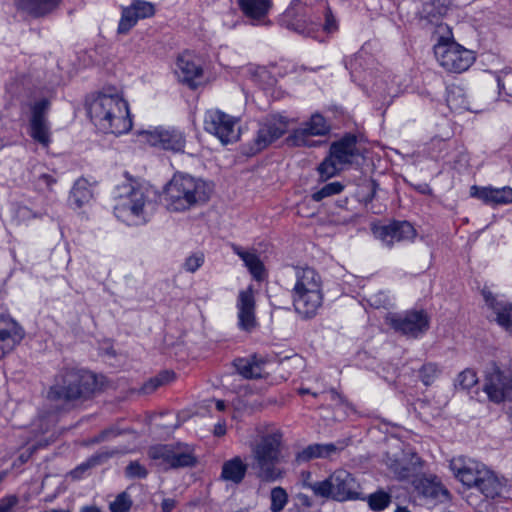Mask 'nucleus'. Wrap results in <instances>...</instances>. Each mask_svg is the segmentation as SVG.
<instances>
[{"label":"nucleus","instance_id":"nucleus-43","mask_svg":"<svg viewBox=\"0 0 512 512\" xmlns=\"http://www.w3.org/2000/svg\"><path fill=\"white\" fill-rule=\"evenodd\" d=\"M135 13V9H132L131 6L123 9L122 17L118 25V33H127L137 23L139 17Z\"/></svg>","mask_w":512,"mask_h":512},{"label":"nucleus","instance_id":"nucleus-6","mask_svg":"<svg viewBox=\"0 0 512 512\" xmlns=\"http://www.w3.org/2000/svg\"><path fill=\"white\" fill-rule=\"evenodd\" d=\"M282 433L274 431L261 437L252 447L253 468L256 476L264 482H274L282 478L284 471L278 467L281 460Z\"/></svg>","mask_w":512,"mask_h":512},{"label":"nucleus","instance_id":"nucleus-8","mask_svg":"<svg viewBox=\"0 0 512 512\" xmlns=\"http://www.w3.org/2000/svg\"><path fill=\"white\" fill-rule=\"evenodd\" d=\"M434 54L444 69L454 73L466 71L475 61L474 53L456 42L438 43Z\"/></svg>","mask_w":512,"mask_h":512},{"label":"nucleus","instance_id":"nucleus-36","mask_svg":"<svg viewBox=\"0 0 512 512\" xmlns=\"http://www.w3.org/2000/svg\"><path fill=\"white\" fill-rule=\"evenodd\" d=\"M173 446L171 445H156L150 447L148 451L149 457L157 462V465L163 470H168Z\"/></svg>","mask_w":512,"mask_h":512},{"label":"nucleus","instance_id":"nucleus-16","mask_svg":"<svg viewBox=\"0 0 512 512\" xmlns=\"http://www.w3.org/2000/svg\"><path fill=\"white\" fill-rule=\"evenodd\" d=\"M329 131L330 126L325 118L316 113L311 116L309 121L294 131L290 140L296 146H313L314 142L310 141V136H323L329 133Z\"/></svg>","mask_w":512,"mask_h":512},{"label":"nucleus","instance_id":"nucleus-54","mask_svg":"<svg viewBox=\"0 0 512 512\" xmlns=\"http://www.w3.org/2000/svg\"><path fill=\"white\" fill-rule=\"evenodd\" d=\"M119 434V432L114 428H109L102 431L98 436L94 438L95 443H99L101 441H105L110 439L111 437H115Z\"/></svg>","mask_w":512,"mask_h":512},{"label":"nucleus","instance_id":"nucleus-28","mask_svg":"<svg viewBox=\"0 0 512 512\" xmlns=\"http://www.w3.org/2000/svg\"><path fill=\"white\" fill-rule=\"evenodd\" d=\"M342 447H337L333 443L326 444H311L305 447L302 451L298 452L296 455V460L299 463L308 462L312 459L316 458H327L332 454L338 452Z\"/></svg>","mask_w":512,"mask_h":512},{"label":"nucleus","instance_id":"nucleus-32","mask_svg":"<svg viewBox=\"0 0 512 512\" xmlns=\"http://www.w3.org/2000/svg\"><path fill=\"white\" fill-rule=\"evenodd\" d=\"M474 488L478 489L487 498L493 499L500 494L502 484L494 472L486 468L482 470V476L477 480Z\"/></svg>","mask_w":512,"mask_h":512},{"label":"nucleus","instance_id":"nucleus-23","mask_svg":"<svg viewBox=\"0 0 512 512\" xmlns=\"http://www.w3.org/2000/svg\"><path fill=\"white\" fill-rule=\"evenodd\" d=\"M470 194L486 204L506 205L512 203V188L509 186L502 188L472 186Z\"/></svg>","mask_w":512,"mask_h":512},{"label":"nucleus","instance_id":"nucleus-5","mask_svg":"<svg viewBox=\"0 0 512 512\" xmlns=\"http://www.w3.org/2000/svg\"><path fill=\"white\" fill-rule=\"evenodd\" d=\"M296 282L292 289V300L295 312L302 319L316 316L323 303L322 279L311 267H296Z\"/></svg>","mask_w":512,"mask_h":512},{"label":"nucleus","instance_id":"nucleus-52","mask_svg":"<svg viewBox=\"0 0 512 512\" xmlns=\"http://www.w3.org/2000/svg\"><path fill=\"white\" fill-rule=\"evenodd\" d=\"M17 503L18 498L15 495L6 496L0 499V512H12Z\"/></svg>","mask_w":512,"mask_h":512},{"label":"nucleus","instance_id":"nucleus-40","mask_svg":"<svg viewBox=\"0 0 512 512\" xmlns=\"http://www.w3.org/2000/svg\"><path fill=\"white\" fill-rule=\"evenodd\" d=\"M270 511L281 512L288 503V494L286 490L280 486L274 487L270 493Z\"/></svg>","mask_w":512,"mask_h":512},{"label":"nucleus","instance_id":"nucleus-56","mask_svg":"<svg viewBox=\"0 0 512 512\" xmlns=\"http://www.w3.org/2000/svg\"><path fill=\"white\" fill-rule=\"evenodd\" d=\"M512 80V73H504L502 76L497 77V83L499 90H505V85Z\"/></svg>","mask_w":512,"mask_h":512},{"label":"nucleus","instance_id":"nucleus-34","mask_svg":"<svg viewBox=\"0 0 512 512\" xmlns=\"http://www.w3.org/2000/svg\"><path fill=\"white\" fill-rule=\"evenodd\" d=\"M238 3L244 14L253 19L265 16L271 7L269 0H238Z\"/></svg>","mask_w":512,"mask_h":512},{"label":"nucleus","instance_id":"nucleus-1","mask_svg":"<svg viewBox=\"0 0 512 512\" xmlns=\"http://www.w3.org/2000/svg\"><path fill=\"white\" fill-rule=\"evenodd\" d=\"M97 388L96 376L90 371L65 368L55 376L47 392V399L59 410H70L78 402L87 400Z\"/></svg>","mask_w":512,"mask_h":512},{"label":"nucleus","instance_id":"nucleus-26","mask_svg":"<svg viewBox=\"0 0 512 512\" xmlns=\"http://www.w3.org/2000/svg\"><path fill=\"white\" fill-rule=\"evenodd\" d=\"M60 2L61 0H15V5L34 17H41L51 13Z\"/></svg>","mask_w":512,"mask_h":512},{"label":"nucleus","instance_id":"nucleus-38","mask_svg":"<svg viewBox=\"0 0 512 512\" xmlns=\"http://www.w3.org/2000/svg\"><path fill=\"white\" fill-rule=\"evenodd\" d=\"M120 453H122V451L117 449V448H112V449L105 448V449H102L101 451H99L98 453L93 455L88 460V462L86 464H83V465L77 467L73 471V473L76 474L79 471H84L88 467H91V466H94V465H97V464H101V463L105 462L106 460H108L109 458L114 457V456H116V455H118Z\"/></svg>","mask_w":512,"mask_h":512},{"label":"nucleus","instance_id":"nucleus-29","mask_svg":"<svg viewBox=\"0 0 512 512\" xmlns=\"http://www.w3.org/2000/svg\"><path fill=\"white\" fill-rule=\"evenodd\" d=\"M265 362L255 355L249 358H237L233 365L237 372L246 379H258L262 377Z\"/></svg>","mask_w":512,"mask_h":512},{"label":"nucleus","instance_id":"nucleus-7","mask_svg":"<svg viewBox=\"0 0 512 512\" xmlns=\"http://www.w3.org/2000/svg\"><path fill=\"white\" fill-rule=\"evenodd\" d=\"M311 474L306 473L303 487L310 489L316 497L333 499L343 502L359 498L360 485L351 473L346 470H336L322 481H311Z\"/></svg>","mask_w":512,"mask_h":512},{"label":"nucleus","instance_id":"nucleus-12","mask_svg":"<svg viewBox=\"0 0 512 512\" xmlns=\"http://www.w3.org/2000/svg\"><path fill=\"white\" fill-rule=\"evenodd\" d=\"M389 322L395 331L412 338L419 337L429 328V318L422 310L392 315L389 318Z\"/></svg>","mask_w":512,"mask_h":512},{"label":"nucleus","instance_id":"nucleus-2","mask_svg":"<svg viewBox=\"0 0 512 512\" xmlns=\"http://www.w3.org/2000/svg\"><path fill=\"white\" fill-rule=\"evenodd\" d=\"M87 112L94 125L104 133L121 135L132 128L127 102L117 93H99L87 102Z\"/></svg>","mask_w":512,"mask_h":512},{"label":"nucleus","instance_id":"nucleus-41","mask_svg":"<svg viewBox=\"0 0 512 512\" xmlns=\"http://www.w3.org/2000/svg\"><path fill=\"white\" fill-rule=\"evenodd\" d=\"M343 189L344 185L339 181H335L325 184L319 190L315 191L311 197L314 201L320 202L327 197L341 193Z\"/></svg>","mask_w":512,"mask_h":512},{"label":"nucleus","instance_id":"nucleus-62","mask_svg":"<svg viewBox=\"0 0 512 512\" xmlns=\"http://www.w3.org/2000/svg\"><path fill=\"white\" fill-rule=\"evenodd\" d=\"M6 89L12 96H16L19 92L18 87L14 83L7 84Z\"/></svg>","mask_w":512,"mask_h":512},{"label":"nucleus","instance_id":"nucleus-33","mask_svg":"<svg viewBox=\"0 0 512 512\" xmlns=\"http://www.w3.org/2000/svg\"><path fill=\"white\" fill-rule=\"evenodd\" d=\"M446 102L450 110L454 112L460 113L462 111H478L473 109V107L470 105V102L466 98L463 88L459 86H452L447 89Z\"/></svg>","mask_w":512,"mask_h":512},{"label":"nucleus","instance_id":"nucleus-18","mask_svg":"<svg viewBox=\"0 0 512 512\" xmlns=\"http://www.w3.org/2000/svg\"><path fill=\"white\" fill-rule=\"evenodd\" d=\"M450 468L463 485L474 488L477 480L482 476V470L487 467L476 460L460 457L451 460Z\"/></svg>","mask_w":512,"mask_h":512},{"label":"nucleus","instance_id":"nucleus-9","mask_svg":"<svg viewBox=\"0 0 512 512\" xmlns=\"http://www.w3.org/2000/svg\"><path fill=\"white\" fill-rule=\"evenodd\" d=\"M483 390L494 403L508 399L512 394V370L491 363L485 371Z\"/></svg>","mask_w":512,"mask_h":512},{"label":"nucleus","instance_id":"nucleus-49","mask_svg":"<svg viewBox=\"0 0 512 512\" xmlns=\"http://www.w3.org/2000/svg\"><path fill=\"white\" fill-rule=\"evenodd\" d=\"M126 476L129 478L144 479L147 477L148 472L144 466L137 461H132L125 469Z\"/></svg>","mask_w":512,"mask_h":512},{"label":"nucleus","instance_id":"nucleus-35","mask_svg":"<svg viewBox=\"0 0 512 512\" xmlns=\"http://www.w3.org/2000/svg\"><path fill=\"white\" fill-rule=\"evenodd\" d=\"M196 463L195 456L188 450H181L178 447H173L171 460L168 465L170 469H177L183 467H192Z\"/></svg>","mask_w":512,"mask_h":512},{"label":"nucleus","instance_id":"nucleus-25","mask_svg":"<svg viewBox=\"0 0 512 512\" xmlns=\"http://www.w3.org/2000/svg\"><path fill=\"white\" fill-rule=\"evenodd\" d=\"M232 251L241 258L252 277L256 281H263L267 277V272L263 262L255 251H246L241 246L232 243Z\"/></svg>","mask_w":512,"mask_h":512},{"label":"nucleus","instance_id":"nucleus-22","mask_svg":"<svg viewBox=\"0 0 512 512\" xmlns=\"http://www.w3.org/2000/svg\"><path fill=\"white\" fill-rule=\"evenodd\" d=\"M176 67V74L179 81L187 84L191 88H196L203 70L201 66L194 61L193 57L188 53L180 55L177 59Z\"/></svg>","mask_w":512,"mask_h":512},{"label":"nucleus","instance_id":"nucleus-13","mask_svg":"<svg viewBox=\"0 0 512 512\" xmlns=\"http://www.w3.org/2000/svg\"><path fill=\"white\" fill-rule=\"evenodd\" d=\"M141 136L151 146L160 147L173 152L183 151L185 146L184 134L175 128H154L152 130L139 131Z\"/></svg>","mask_w":512,"mask_h":512},{"label":"nucleus","instance_id":"nucleus-20","mask_svg":"<svg viewBox=\"0 0 512 512\" xmlns=\"http://www.w3.org/2000/svg\"><path fill=\"white\" fill-rule=\"evenodd\" d=\"M239 327L251 331L256 326L255 299L252 288L241 290L237 300Z\"/></svg>","mask_w":512,"mask_h":512},{"label":"nucleus","instance_id":"nucleus-58","mask_svg":"<svg viewBox=\"0 0 512 512\" xmlns=\"http://www.w3.org/2000/svg\"><path fill=\"white\" fill-rule=\"evenodd\" d=\"M329 394H330V399L334 402H336L337 404H343L345 402V399L344 397L339 394L335 389H331L329 391Z\"/></svg>","mask_w":512,"mask_h":512},{"label":"nucleus","instance_id":"nucleus-27","mask_svg":"<svg viewBox=\"0 0 512 512\" xmlns=\"http://www.w3.org/2000/svg\"><path fill=\"white\" fill-rule=\"evenodd\" d=\"M248 465L236 456L222 465L221 479L234 484H240L246 476Z\"/></svg>","mask_w":512,"mask_h":512},{"label":"nucleus","instance_id":"nucleus-11","mask_svg":"<svg viewBox=\"0 0 512 512\" xmlns=\"http://www.w3.org/2000/svg\"><path fill=\"white\" fill-rule=\"evenodd\" d=\"M286 130L287 125L284 121L276 118L266 119L264 122L260 123L256 136L251 143L244 147L243 153L246 156L256 155L282 137L286 133Z\"/></svg>","mask_w":512,"mask_h":512},{"label":"nucleus","instance_id":"nucleus-14","mask_svg":"<svg viewBox=\"0 0 512 512\" xmlns=\"http://www.w3.org/2000/svg\"><path fill=\"white\" fill-rule=\"evenodd\" d=\"M374 236L388 247L395 243L412 241L416 236V230L408 221H392L386 225L374 226Z\"/></svg>","mask_w":512,"mask_h":512},{"label":"nucleus","instance_id":"nucleus-45","mask_svg":"<svg viewBox=\"0 0 512 512\" xmlns=\"http://www.w3.org/2000/svg\"><path fill=\"white\" fill-rule=\"evenodd\" d=\"M440 369L435 363H426L419 370V377L424 385H431L439 376Z\"/></svg>","mask_w":512,"mask_h":512},{"label":"nucleus","instance_id":"nucleus-37","mask_svg":"<svg viewBox=\"0 0 512 512\" xmlns=\"http://www.w3.org/2000/svg\"><path fill=\"white\" fill-rule=\"evenodd\" d=\"M174 377H175L174 372L168 371V370L162 371L158 375H156V376L150 378L148 381H146L143 384L141 391L144 394H151L155 390H157L159 387H161L167 383H170L174 379Z\"/></svg>","mask_w":512,"mask_h":512},{"label":"nucleus","instance_id":"nucleus-10","mask_svg":"<svg viewBox=\"0 0 512 512\" xmlns=\"http://www.w3.org/2000/svg\"><path fill=\"white\" fill-rule=\"evenodd\" d=\"M204 129L216 136L222 144L233 143L240 136L237 119L218 109H211L205 113Z\"/></svg>","mask_w":512,"mask_h":512},{"label":"nucleus","instance_id":"nucleus-15","mask_svg":"<svg viewBox=\"0 0 512 512\" xmlns=\"http://www.w3.org/2000/svg\"><path fill=\"white\" fill-rule=\"evenodd\" d=\"M49 108L50 101L47 98H42L31 106L30 136L43 146L50 143V126L46 117Z\"/></svg>","mask_w":512,"mask_h":512},{"label":"nucleus","instance_id":"nucleus-44","mask_svg":"<svg viewBox=\"0 0 512 512\" xmlns=\"http://www.w3.org/2000/svg\"><path fill=\"white\" fill-rule=\"evenodd\" d=\"M132 505L133 501L131 496L126 491H123L119 493L112 502H110L109 510L111 512H128Z\"/></svg>","mask_w":512,"mask_h":512},{"label":"nucleus","instance_id":"nucleus-3","mask_svg":"<svg viewBox=\"0 0 512 512\" xmlns=\"http://www.w3.org/2000/svg\"><path fill=\"white\" fill-rule=\"evenodd\" d=\"M211 193L212 187L203 179L178 172L165 185L162 199L168 210L183 212L204 205Z\"/></svg>","mask_w":512,"mask_h":512},{"label":"nucleus","instance_id":"nucleus-39","mask_svg":"<svg viewBox=\"0 0 512 512\" xmlns=\"http://www.w3.org/2000/svg\"><path fill=\"white\" fill-rule=\"evenodd\" d=\"M367 503L371 510L382 511L391 503V495L383 490H378L367 497Z\"/></svg>","mask_w":512,"mask_h":512},{"label":"nucleus","instance_id":"nucleus-53","mask_svg":"<svg viewBox=\"0 0 512 512\" xmlns=\"http://www.w3.org/2000/svg\"><path fill=\"white\" fill-rule=\"evenodd\" d=\"M383 80H379L375 83V93H378L383 99L387 96L394 97L396 95V89L392 86L382 87Z\"/></svg>","mask_w":512,"mask_h":512},{"label":"nucleus","instance_id":"nucleus-64","mask_svg":"<svg viewBox=\"0 0 512 512\" xmlns=\"http://www.w3.org/2000/svg\"><path fill=\"white\" fill-rule=\"evenodd\" d=\"M226 405H225V402L223 400H218L216 402V408L219 410V411H223L225 409Z\"/></svg>","mask_w":512,"mask_h":512},{"label":"nucleus","instance_id":"nucleus-46","mask_svg":"<svg viewBox=\"0 0 512 512\" xmlns=\"http://www.w3.org/2000/svg\"><path fill=\"white\" fill-rule=\"evenodd\" d=\"M478 382L477 374L472 369H465L458 374L455 386L461 389L468 390Z\"/></svg>","mask_w":512,"mask_h":512},{"label":"nucleus","instance_id":"nucleus-55","mask_svg":"<svg viewBox=\"0 0 512 512\" xmlns=\"http://www.w3.org/2000/svg\"><path fill=\"white\" fill-rule=\"evenodd\" d=\"M442 492L443 494L445 495H448V491L446 489H443L441 486L439 485H431L430 488H427L425 489L424 493L425 495L427 496H430V497H433V498H436L438 497L439 493Z\"/></svg>","mask_w":512,"mask_h":512},{"label":"nucleus","instance_id":"nucleus-42","mask_svg":"<svg viewBox=\"0 0 512 512\" xmlns=\"http://www.w3.org/2000/svg\"><path fill=\"white\" fill-rule=\"evenodd\" d=\"M339 165L340 164H338V162L329 154V156L326 157L318 166L320 179L326 181L335 176L340 170Z\"/></svg>","mask_w":512,"mask_h":512},{"label":"nucleus","instance_id":"nucleus-19","mask_svg":"<svg viewBox=\"0 0 512 512\" xmlns=\"http://www.w3.org/2000/svg\"><path fill=\"white\" fill-rule=\"evenodd\" d=\"M300 6V0H293L280 19L281 25L303 36H313L317 24L306 22L304 16L298 11Z\"/></svg>","mask_w":512,"mask_h":512},{"label":"nucleus","instance_id":"nucleus-50","mask_svg":"<svg viewBox=\"0 0 512 512\" xmlns=\"http://www.w3.org/2000/svg\"><path fill=\"white\" fill-rule=\"evenodd\" d=\"M324 16H325V23L323 25L324 31L327 33L335 32L338 29L337 21L332 14L331 8L326 5L324 7Z\"/></svg>","mask_w":512,"mask_h":512},{"label":"nucleus","instance_id":"nucleus-61","mask_svg":"<svg viewBox=\"0 0 512 512\" xmlns=\"http://www.w3.org/2000/svg\"><path fill=\"white\" fill-rule=\"evenodd\" d=\"M226 433V427L222 424H217L214 429V434L216 436H223Z\"/></svg>","mask_w":512,"mask_h":512},{"label":"nucleus","instance_id":"nucleus-17","mask_svg":"<svg viewBox=\"0 0 512 512\" xmlns=\"http://www.w3.org/2000/svg\"><path fill=\"white\" fill-rule=\"evenodd\" d=\"M24 329L13 318L0 314V359L10 353L24 338Z\"/></svg>","mask_w":512,"mask_h":512},{"label":"nucleus","instance_id":"nucleus-60","mask_svg":"<svg viewBox=\"0 0 512 512\" xmlns=\"http://www.w3.org/2000/svg\"><path fill=\"white\" fill-rule=\"evenodd\" d=\"M79 512H102L96 505H85L80 508Z\"/></svg>","mask_w":512,"mask_h":512},{"label":"nucleus","instance_id":"nucleus-51","mask_svg":"<svg viewBox=\"0 0 512 512\" xmlns=\"http://www.w3.org/2000/svg\"><path fill=\"white\" fill-rule=\"evenodd\" d=\"M44 213L33 212L27 206H18L16 209V217L20 220H29L32 218H41Z\"/></svg>","mask_w":512,"mask_h":512},{"label":"nucleus","instance_id":"nucleus-30","mask_svg":"<svg viewBox=\"0 0 512 512\" xmlns=\"http://www.w3.org/2000/svg\"><path fill=\"white\" fill-rule=\"evenodd\" d=\"M450 5V0H431L425 2L420 11V18L436 25L447 14Z\"/></svg>","mask_w":512,"mask_h":512},{"label":"nucleus","instance_id":"nucleus-4","mask_svg":"<svg viewBox=\"0 0 512 512\" xmlns=\"http://www.w3.org/2000/svg\"><path fill=\"white\" fill-rule=\"evenodd\" d=\"M114 215L128 226H141L150 219L147 211L148 197L144 187L128 179L114 192Z\"/></svg>","mask_w":512,"mask_h":512},{"label":"nucleus","instance_id":"nucleus-48","mask_svg":"<svg viewBox=\"0 0 512 512\" xmlns=\"http://www.w3.org/2000/svg\"><path fill=\"white\" fill-rule=\"evenodd\" d=\"M204 263V254L201 252L194 253L186 258L183 267L187 272L194 273Z\"/></svg>","mask_w":512,"mask_h":512},{"label":"nucleus","instance_id":"nucleus-31","mask_svg":"<svg viewBox=\"0 0 512 512\" xmlns=\"http://www.w3.org/2000/svg\"><path fill=\"white\" fill-rule=\"evenodd\" d=\"M93 194L90 184L85 179H78L69 194V205L74 209H78L88 204L92 199Z\"/></svg>","mask_w":512,"mask_h":512},{"label":"nucleus","instance_id":"nucleus-21","mask_svg":"<svg viewBox=\"0 0 512 512\" xmlns=\"http://www.w3.org/2000/svg\"><path fill=\"white\" fill-rule=\"evenodd\" d=\"M329 154L340 165L352 164L360 157V151L357 148V137L352 134L345 135L331 145Z\"/></svg>","mask_w":512,"mask_h":512},{"label":"nucleus","instance_id":"nucleus-47","mask_svg":"<svg viewBox=\"0 0 512 512\" xmlns=\"http://www.w3.org/2000/svg\"><path fill=\"white\" fill-rule=\"evenodd\" d=\"M132 9H135V14L139 19L151 17L154 14V6L143 0H135L131 4Z\"/></svg>","mask_w":512,"mask_h":512},{"label":"nucleus","instance_id":"nucleus-63","mask_svg":"<svg viewBox=\"0 0 512 512\" xmlns=\"http://www.w3.org/2000/svg\"><path fill=\"white\" fill-rule=\"evenodd\" d=\"M298 499L301 501L302 504H304L308 507L311 506V501L307 495L299 494Z\"/></svg>","mask_w":512,"mask_h":512},{"label":"nucleus","instance_id":"nucleus-24","mask_svg":"<svg viewBox=\"0 0 512 512\" xmlns=\"http://www.w3.org/2000/svg\"><path fill=\"white\" fill-rule=\"evenodd\" d=\"M483 296L497 323L512 334V303L497 300L491 292L484 291Z\"/></svg>","mask_w":512,"mask_h":512},{"label":"nucleus","instance_id":"nucleus-57","mask_svg":"<svg viewBox=\"0 0 512 512\" xmlns=\"http://www.w3.org/2000/svg\"><path fill=\"white\" fill-rule=\"evenodd\" d=\"M176 507V501L171 498H165L161 503L163 512H172Z\"/></svg>","mask_w":512,"mask_h":512},{"label":"nucleus","instance_id":"nucleus-59","mask_svg":"<svg viewBox=\"0 0 512 512\" xmlns=\"http://www.w3.org/2000/svg\"><path fill=\"white\" fill-rule=\"evenodd\" d=\"M360 56H355L354 58L350 59L349 62L345 63V66L347 69L351 71V75L353 76V73L356 71V66L358 64Z\"/></svg>","mask_w":512,"mask_h":512}]
</instances>
